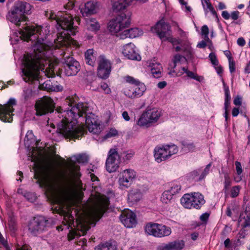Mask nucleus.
Segmentation results:
<instances>
[{"label":"nucleus","instance_id":"f257e3e1","mask_svg":"<svg viewBox=\"0 0 250 250\" xmlns=\"http://www.w3.org/2000/svg\"><path fill=\"white\" fill-rule=\"evenodd\" d=\"M65 103L69 106L67 110L62 111V108L59 107L55 112L61 119L57 124V132L65 138L80 139L86 131L83 126L78 125L77 119L85 114V122L89 131L93 134L100 133L101 128L97 117L92 113L86 114L88 108L87 104L77 103L70 97L67 98Z\"/></svg>","mask_w":250,"mask_h":250},{"label":"nucleus","instance_id":"f03ea898","mask_svg":"<svg viewBox=\"0 0 250 250\" xmlns=\"http://www.w3.org/2000/svg\"><path fill=\"white\" fill-rule=\"evenodd\" d=\"M41 30V27L27 25L20 31L22 40L35 42L33 52L24 57L25 68L22 69L23 79L26 82L32 83L34 81L38 80L39 71L45 69L44 62L46 61L47 53L50 47L41 42L39 34Z\"/></svg>","mask_w":250,"mask_h":250},{"label":"nucleus","instance_id":"7ed1b4c3","mask_svg":"<svg viewBox=\"0 0 250 250\" xmlns=\"http://www.w3.org/2000/svg\"><path fill=\"white\" fill-rule=\"evenodd\" d=\"M34 169V178L42 181L58 202L60 201L56 191L57 187L74 182L79 183L81 176L80 167L72 160L65 164L63 170H58L52 163H48L44 166L36 163Z\"/></svg>","mask_w":250,"mask_h":250},{"label":"nucleus","instance_id":"20e7f679","mask_svg":"<svg viewBox=\"0 0 250 250\" xmlns=\"http://www.w3.org/2000/svg\"><path fill=\"white\" fill-rule=\"evenodd\" d=\"M60 18L57 25L63 31L57 34L55 42L57 46L68 47L71 44H75L76 41L70 37L75 35L78 32L77 27L74 26L73 17L71 13L58 12Z\"/></svg>","mask_w":250,"mask_h":250},{"label":"nucleus","instance_id":"39448f33","mask_svg":"<svg viewBox=\"0 0 250 250\" xmlns=\"http://www.w3.org/2000/svg\"><path fill=\"white\" fill-rule=\"evenodd\" d=\"M108 206L107 200H98L84 211L86 219L89 222L98 221L103 216Z\"/></svg>","mask_w":250,"mask_h":250},{"label":"nucleus","instance_id":"423d86ee","mask_svg":"<svg viewBox=\"0 0 250 250\" xmlns=\"http://www.w3.org/2000/svg\"><path fill=\"white\" fill-rule=\"evenodd\" d=\"M71 53V51L69 53L62 51L61 53V55L62 56V62L63 64L64 72L68 76L76 75L81 69L80 63L70 55Z\"/></svg>","mask_w":250,"mask_h":250},{"label":"nucleus","instance_id":"0eeeda50","mask_svg":"<svg viewBox=\"0 0 250 250\" xmlns=\"http://www.w3.org/2000/svg\"><path fill=\"white\" fill-rule=\"evenodd\" d=\"M49 224V220L45 217L37 216L29 222L28 230L32 235L37 236L46 231Z\"/></svg>","mask_w":250,"mask_h":250},{"label":"nucleus","instance_id":"6e6552de","mask_svg":"<svg viewBox=\"0 0 250 250\" xmlns=\"http://www.w3.org/2000/svg\"><path fill=\"white\" fill-rule=\"evenodd\" d=\"M182 205L187 208H192L198 209L205 203L203 196L197 192L191 194H186L181 199Z\"/></svg>","mask_w":250,"mask_h":250},{"label":"nucleus","instance_id":"1a4fd4ad","mask_svg":"<svg viewBox=\"0 0 250 250\" xmlns=\"http://www.w3.org/2000/svg\"><path fill=\"white\" fill-rule=\"evenodd\" d=\"M161 116V111L159 109L148 107L138 120L137 124L140 126H149L150 124L157 122Z\"/></svg>","mask_w":250,"mask_h":250},{"label":"nucleus","instance_id":"9d476101","mask_svg":"<svg viewBox=\"0 0 250 250\" xmlns=\"http://www.w3.org/2000/svg\"><path fill=\"white\" fill-rule=\"evenodd\" d=\"M35 108L37 115H46L54 111L55 103L50 97L45 96L36 102Z\"/></svg>","mask_w":250,"mask_h":250},{"label":"nucleus","instance_id":"9b49d317","mask_svg":"<svg viewBox=\"0 0 250 250\" xmlns=\"http://www.w3.org/2000/svg\"><path fill=\"white\" fill-rule=\"evenodd\" d=\"M145 231L148 234L157 237L167 236L171 233L170 228L162 224L152 223L146 225Z\"/></svg>","mask_w":250,"mask_h":250},{"label":"nucleus","instance_id":"f8f14e48","mask_svg":"<svg viewBox=\"0 0 250 250\" xmlns=\"http://www.w3.org/2000/svg\"><path fill=\"white\" fill-rule=\"evenodd\" d=\"M16 104V101L14 98H10L7 104L4 105H0V119L5 122H11L13 120L12 112L14 111L13 106Z\"/></svg>","mask_w":250,"mask_h":250},{"label":"nucleus","instance_id":"ddd939ff","mask_svg":"<svg viewBox=\"0 0 250 250\" xmlns=\"http://www.w3.org/2000/svg\"><path fill=\"white\" fill-rule=\"evenodd\" d=\"M120 157L116 149H111L106 161V168L110 173L116 171L119 167Z\"/></svg>","mask_w":250,"mask_h":250},{"label":"nucleus","instance_id":"4468645a","mask_svg":"<svg viewBox=\"0 0 250 250\" xmlns=\"http://www.w3.org/2000/svg\"><path fill=\"white\" fill-rule=\"evenodd\" d=\"M136 177V172L132 169H127L120 172L119 175V184L122 188H129Z\"/></svg>","mask_w":250,"mask_h":250},{"label":"nucleus","instance_id":"2eb2a0df","mask_svg":"<svg viewBox=\"0 0 250 250\" xmlns=\"http://www.w3.org/2000/svg\"><path fill=\"white\" fill-rule=\"evenodd\" d=\"M97 75L102 79H106L111 72V63L103 55H100L98 60Z\"/></svg>","mask_w":250,"mask_h":250},{"label":"nucleus","instance_id":"dca6fc26","mask_svg":"<svg viewBox=\"0 0 250 250\" xmlns=\"http://www.w3.org/2000/svg\"><path fill=\"white\" fill-rule=\"evenodd\" d=\"M170 28L169 24L161 21L154 27H152L151 30L157 33L162 41H166L167 39L171 35Z\"/></svg>","mask_w":250,"mask_h":250},{"label":"nucleus","instance_id":"f3484780","mask_svg":"<svg viewBox=\"0 0 250 250\" xmlns=\"http://www.w3.org/2000/svg\"><path fill=\"white\" fill-rule=\"evenodd\" d=\"M120 220L125 226L128 228L135 227L137 224L136 215L129 210H125L122 213Z\"/></svg>","mask_w":250,"mask_h":250},{"label":"nucleus","instance_id":"a211bd4d","mask_svg":"<svg viewBox=\"0 0 250 250\" xmlns=\"http://www.w3.org/2000/svg\"><path fill=\"white\" fill-rule=\"evenodd\" d=\"M124 56L128 59L140 61L141 57L136 52L135 46L134 44L130 43L124 46L122 52Z\"/></svg>","mask_w":250,"mask_h":250},{"label":"nucleus","instance_id":"6ab92c4d","mask_svg":"<svg viewBox=\"0 0 250 250\" xmlns=\"http://www.w3.org/2000/svg\"><path fill=\"white\" fill-rule=\"evenodd\" d=\"M31 9V5L25 1H17L15 3L12 10L22 16H25L24 14H28Z\"/></svg>","mask_w":250,"mask_h":250},{"label":"nucleus","instance_id":"aec40b11","mask_svg":"<svg viewBox=\"0 0 250 250\" xmlns=\"http://www.w3.org/2000/svg\"><path fill=\"white\" fill-rule=\"evenodd\" d=\"M7 19L17 26H20L21 22L26 21L28 18L26 16H22L11 10L7 15Z\"/></svg>","mask_w":250,"mask_h":250},{"label":"nucleus","instance_id":"412c9836","mask_svg":"<svg viewBox=\"0 0 250 250\" xmlns=\"http://www.w3.org/2000/svg\"><path fill=\"white\" fill-rule=\"evenodd\" d=\"M134 0H112V7L114 12L125 10L130 5Z\"/></svg>","mask_w":250,"mask_h":250},{"label":"nucleus","instance_id":"4be33fe9","mask_svg":"<svg viewBox=\"0 0 250 250\" xmlns=\"http://www.w3.org/2000/svg\"><path fill=\"white\" fill-rule=\"evenodd\" d=\"M165 146L162 147H156L154 149V157L158 163H161L169 158Z\"/></svg>","mask_w":250,"mask_h":250},{"label":"nucleus","instance_id":"5701e85b","mask_svg":"<svg viewBox=\"0 0 250 250\" xmlns=\"http://www.w3.org/2000/svg\"><path fill=\"white\" fill-rule=\"evenodd\" d=\"M184 246V242L183 240H177L165 245L162 250H181Z\"/></svg>","mask_w":250,"mask_h":250},{"label":"nucleus","instance_id":"b1692460","mask_svg":"<svg viewBox=\"0 0 250 250\" xmlns=\"http://www.w3.org/2000/svg\"><path fill=\"white\" fill-rule=\"evenodd\" d=\"M142 194L138 188H134L129 191L128 194V200L132 204L138 202L142 198Z\"/></svg>","mask_w":250,"mask_h":250},{"label":"nucleus","instance_id":"393cba45","mask_svg":"<svg viewBox=\"0 0 250 250\" xmlns=\"http://www.w3.org/2000/svg\"><path fill=\"white\" fill-rule=\"evenodd\" d=\"M117 21L121 24V27L123 30L125 28L127 27L130 23V15H126L125 13H121L116 17Z\"/></svg>","mask_w":250,"mask_h":250},{"label":"nucleus","instance_id":"a878e982","mask_svg":"<svg viewBox=\"0 0 250 250\" xmlns=\"http://www.w3.org/2000/svg\"><path fill=\"white\" fill-rule=\"evenodd\" d=\"M40 87L48 91H59L62 90V86L60 85L53 84L50 81H46L40 86Z\"/></svg>","mask_w":250,"mask_h":250},{"label":"nucleus","instance_id":"bb28decb","mask_svg":"<svg viewBox=\"0 0 250 250\" xmlns=\"http://www.w3.org/2000/svg\"><path fill=\"white\" fill-rule=\"evenodd\" d=\"M81 12L83 16H87L88 15L96 13V9L95 4L91 1L87 2L85 4L84 8L81 9Z\"/></svg>","mask_w":250,"mask_h":250},{"label":"nucleus","instance_id":"cd10ccee","mask_svg":"<svg viewBox=\"0 0 250 250\" xmlns=\"http://www.w3.org/2000/svg\"><path fill=\"white\" fill-rule=\"evenodd\" d=\"M149 66L151 67V72L154 78H159L161 77V73L163 71V67L159 63H150Z\"/></svg>","mask_w":250,"mask_h":250},{"label":"nucleus","instance_id":"c85d7f7f","mask_svg":"<svg viewBox=\"0 0 250 250\" xmlns=\"http://www.w3.org/2000/svg\"><path fill=\"white\" fill-rule=\"evenodd\" d=\"M85 62L93 66L96 61V54L93 49L87 50L84 54Z\"/></svg>","mask_w":250,"mask_h":250},{"label":"nucleus","instance_id":"c756f323","mask_svg":"<svg viewBox=\"0 0 250 250\" xmlns=\"http://www.w3.org/2000/svg\"><path fill=\"white\" fill-rule=\"evenodd\" d=\"M116 17L111 20L108 24V28L112 33H118L122 30L121 24L117 21Z\"/></svg>","mask_w":250,"mask_h":250},{"label":"nucleus","instance_id":"7c9ffc66","mask_svg":"<svg viewBox=\"0 0 250 250\" xmlns=\"http://www.w3.org/2000/svg\"><path fill=\"white\" fill-rule=\"evenodd\" d=\"M131 89L132 94L134 95V96L140 97L146 90V86L144 83L139 82L137 84L134 85L132 87H131Z\"/></svg>","mask_w":250,"mask_h":250},{"label":"nucleus","instance_id":"2f4dec72","mask_svg":"<svg viewBox=\"0 0 250 250\" xmlns=\"http://www.w3.org/2000/svg\"><path fill=\"white\" fill-rule=\"evenodd\" d=\"M86 23L87 28L91 31H97L100 29V24L94 18L86 19Z\"/></svg>","mask_w":250,"mask_h":250},{"label":"nucleus","instance_id":"473e14b6","mask_svg":"<svg viewBox=\"0 0 250 250\" xmlns=\"http://www.w3.org/2000/svg\"><path fill=\"white\" fill-rule=\"evenodd\" d=\"M247 214L246 217L243 216V213H241L239 219V222H242V227L243 228L250 226V212L247 213V212H245Z\"/></svg>","mask_w":250,"mask_h":250},{"label":"nucleus","instance_id":"72a5a7b5","mask_svg":"<svg viewBox=\"0 0 250 250\" xmlns=\"http://www.w3.org/2000/svg\"><path fill=\"white\" fill-rule=\"evenodd\" d=\"M73 158L79 163H87L88 160L87 155L85 154H80L77 155H74L73 156Z\"/></svg>","mask_w":250,"mask_h":250},{"label":"nucleus","instance_id":"f704fd0d","mask_svg":"<svg viewBox=\"0 0 250 250\" xmlns=\"http://www.w3.org/2000/svg\"><path fill=\"white\" fill-rule=\"evenodd\" d=\"M80 227H81V228H78V229H80L79 230L78 232H77L76 231L74 232V233H73L74 237H74L75 236H77V235L81 236V235H85L86 234L87 231L89 229L88 227H87L86 226H85L84 224H81Z\"/></svg>","mask_w":250,"mask_h":250},{"label":"nucleus","instance_id":"c9c22d12","mask_svg":"<svg viewBox=\"0 0 250 250\" xmlns=\"http://www.w3.org/2000/svg\"><path fill=\"white\" fill-rule=\"evenodd\" d=\"M167 148V153L168 154L169 158L173 154H176L178 152V148L174 145L165 146Z\"/></svg>","mask_w":250,"mask_h":250},{"label":"nucleus","instance_id":"e433bc0d","mask_svg":"<svg viewBox=\"0 0 250 250\" xmlns=\"http://www.w3.org/2000/svg\"><path fill=\"white\" fill-rule=\"evenodd\" d=\"M101 250H117L115 244L111 242H106L101 245Z\"/></svg>","mask_w":250,"mask_h":250},{"label":"nucleus","instance_id":"4c0bfd02","mask_svg":"<svg viewBox=\"0 0 250 250\" xmlns=\"http://www.w3.org/2000/svg\"><path fill=\"white\" fill-rule=\"evenodd\" d=\"M183 147L182 149L184 152H187L188 151H193L195 149V146L193 143H188L187 142H183L182 143Z\"/></svg>","mask_w":250,"mask_h":250},{"label":"nucleus","instance_id":"58836bf2","mask_svg":"<svg viewBox=\"0 0 250 250\" xmlns=\"http://www.w3.org/2000/svg\"><path fill=\"white\" fill-rule=\"evenodd\" d=\"M172 195L167 190H166L162 194L161 201L164 203L167 204L172 199Z\"/></svg>","mask_w":250,"mask_h":250},{"label":"nucleus","instance_id":"ea45409f","mask_svg":"<svg viewBox=\"0 0 250 250\" xmlns=\"http://www.w3.org/2000/svg\"><path fill=\"white\" fill-rule=\"evenodd\" d=\"M224 191L225 192H227L229 187L231 185V181L229 175L228 173H224Z\"/></svg>","mask_w":250,"mask_h":250},{"label":"nucleus","instance_id":"a19ab883","mask_svg":"<svg viewBox=\"0 0 250 250\" xmlns=\"http://www.w3.org/2000/svg\"><path fill=\"white\" fill-rule=\"evenodd\" d=\"M135 152L134 151L132 150H128L125 151H124L122 154V156L123 157L124 161H128L130 160V159L134 156Z\"/></svg>","mask_w":250,"mask_h":250},{"label":"nucleus","instance_id":"79ce46f5","mask_svg":"<svg viewBox=\"0 0 250 250\" xmlns=\"http://www.w3.org/2000/svg\"><path fill=\"white\" fill-rule=\"evenodd\" d=\"M186 74L188 77L194 79L198 82H201L204 79L203 77L198 76L192 71H187L186 72Z\"/></svg>","mask_w":250,"mask_h":250},{"label":"nucleus","instance_id":"37998d69","mask_svg":"<svg viewBox=\"0 0 250 250\" xmlns=\"http://www.w3.org/2000/svg\"><path fill=\"white\" fill-rule=\"evenodd\" d=\"M181 187L179 185L175 184L171 186L167 191L172 195L178 193L180 190Z\"/></svg>","mask_w":250,"mask_h":250},{"label":"nucleus","instance_id":"c03bdc74","mask_svg":"<svg viewBox=\"0 0 250 250\" xmlns=\"http://www.w3.org/2000/svg\"><path fill=\"white\" fill-rule=\"evenodd\" d=\"M46 17L51 20H54L55 22L57 24L60 18L58 16V12L57 14L52 12V11L48 12L46 14Z\"/></svg>","mask_w":250,"mask_h":250},{"label":"nucleus","instance_id":"a18cd8bd","mask_svg":"<svg viewBox=\"0 0 250 250\" xmlns=\"http://www.w3.org/2000/svg\"><path fill=\"white\" fill-rule=\"evenodd\" d=\"M201 33L202 35L204 36L205 40H207V41H210L208 36L209 30L207 25H205L202 26L201 29Z\"/></svg>","mask_w":250,"mask_h":250},{"label":"nucleus","instance_id":"49530a36","mask_svg":"<svg viewBox=\"0 0 250 250\" xmlns=\"http://www.w3.org/2000/svg\"><path fill=\"white\" fill-rule=\"evenodd\" d=\"M129 33V38H134L139 36V30L138 28H130L128 29Z\"/></svg>","mask_w":250,"mask_h":250},{"label":"nucleus","instance_id":"de8ad7c7","mask_svg":"<svg viewBox=\"0 0 250 250\" xmlns=\"http://www.w3.org/2000/svg\"><path fill=\"white\" fill-rule=\"evenodd\" d=\"M183 59L184 60H185V61H186V59L185 57H184L183 56L180 55H179V54H177V55H175L174 57V59L173 60V66H172V67L173 68H174L176 66V63L178 62H179L181 60V59Z\"/></svg>","mask_w":250,"mask_h":250},{"label":"nucleus","instance_id":"09e8293b","mask_svg":"<svg viewBox=\"0 0 250 250\" xmlns=\"http://www.w3.org/2000/svg\"><path fill=\"white\" fill-rule=\"evenodd\" d=\"M167 41H168L170 42H171L173 46L176 44H181L182 40L180 39H177L176 38H173L170 35L167 39Z\"/></svg>","mask_w":250,"mask_h":250},{"label":"nucleus","instance_id":"8fccbe9b","mask_svg":"<svg viewBox=\"0 0 250 250\" xmlns=\"http://www.w3.org/2000/svg\"><path fill=\"white\" fill-rule=\"evenodd\" d=\"M209 58L212 65H213L214 66L218 65V61L214 53H210L209 55Z\"/></svg>","mask_w":250,"mask_h":250},{"label":"nucleus","instance_id":"3c124183","mask_svg":"<svg viewBox=\"0 0 250 250\" xmlns=\"http://www.w3.org/2000/svg\"><path fill=\"white\" fill-rule=\"evenodd\" d=\"M223 83L224 85V90H225V101H229L230 100V96L229 94V88L228 86H227L226 85L224 82H223Z\"/></svg>","mask_w":250,"mask_h":250},{"label":"nucleus","instance_id":"603ef678","mask_svg":"<svg viewBox=\"0 0 250 250\" xmlns=\"http://www.w3.org/2000/svg\"><path fill=\"white\" fill-rule=\"evenodd\" d=\"M129 32L128 31V30L126 29L123 31V32H119L117 34V36L120 37L121 39H125L126 38H129Z\"/></svg>","mask_w":250,"mask_h":250},{"label":"nucleus","instance_id":"864d4df0","mask_svg":"<svg viewBox=\"0 0 250 250\" xmlns=\"http://www.w3.org/2000/svg\"><path fill=\"white\" fill-rule=\"evenodd\" d=\"M202 5L205 11L206 14H207L208 12L207 10L208 9L210 10L211 8H213L211 4L208 2L207 0H204V1H202Z\"/></svg>","mask_w":250,"mask_h":250},{"label":"nucleus","instance_id":"5fc2aeb1","mask_svg":"<svg viewBox=\"0 0 250 250\" xmlns=\"http://www.w3.org/2000/svg\"><path fill=\"white\" fill-rule=\"evenodd\" d=\"M32 95V91L30 88H27L23 91V96L25 100L29 99Z\"/></svg>","mask_w":250,"mask_h":250},{"label":"nucleus","instance_id":"6e6d98bb","mask_svg":"<svg viewBox=\"0 0 250 250\" xmlns=\"http://www.w3.org/2000/svg\"><path fill=\"white\" fill-rule=\"evenodd\" d=\"M48 69H49V73H51L50 75L48 74H47L49 77L55 75V72H57V71L55 70V67L53 65L52 66L51 64H48V67L45 68V70H47Z\"/></svg>","mask_w":250,"mask_h":250},{"label":"nucleus","instance_id":"4d7b16f0","mask_svg":"<svg viewBox=\"0 0 250 250\" xmlns=\"http://www.w3.org/2000/svg\"><path fill=\"white\" fill-rule=\"evenodd\" d=\"M69 1L65 5H64V8L66 9L69 10L70 12L72 14V8L73 7L74 5V0H68Z\"/></svg>","mask_w":250,"mask_h":250},{"label":"nucleus","instance_id":"13d9d810","mask_svg":"<svg viewBox=\"0 0 250 250\" xmlns=\"http://www.w3.org/2000/svg\"><path fill=\"white\" fill-rule=\"evenodd\" d=\"M235 165L236 166V169L237 174L238 175H241L243 172V169H242L241 163L238 161H236L235 163Z\"/></svg>","mask_w":250,"mask_h":250},{"label":"nucleus","instance_id":"bf43d9fd","mask_svg":"<svg viewBox=\"0 0 250 250\" xmlns=\"http://www.w3.org/2000/svg\"><path fill=\"white\" fill-rule=\"evenodd\" d=\"M239 192V188L237 186H235L232 188L231 189V195L232 197H235L237 196Z\"/></svg>","mask_w":250,"mask_h":250},{"label":"nucleus","instance_id":"052dcab7","mask_svg":"<svg viewBox=\"0 0 250 250\" xmlns=\"http://www.w3.org/2000/svg\"><path fill=\"white\" fill-rule=\"evenodd\" d=\"M229 62V71L231 73H232L235 71V63L233 60Z\"/></svg>","mask_w":250,"mask_h":250},{"label":"nucleus","instance_id":"680f3d73","mask_svg":"<svg viewBox=\"0 0 250 250\" xmlns=\"http://www.w3.org/2000/svg\"><path fill=\"white\" fill-rule=\"evenodd\" d=\"M125 80L127 82H128L130 83H131V84H133L134 85L137 84V83L139 82V81L136 80L133 77H130V76L126 77Z\"/></svg>","mask_w":250,"mask_h":250},{"label":"nucleus","instance_id":"e2e57ef3","mask_svg":"<svg viewBox=\"0 0 250 250\" xmlns=\"http://www.w3.org/2000/svg\"><path fill=\"white\" fill-rule=\"evenodd\" d=\"M8 225L9 227V229L11 230L15 231L16 228L15 227V221L13 219H11L9 221Z\"/></svg>","mask_w":250,"mask_h":250},{"label":"nucleus","instance_id":"0e129e2a","mask_svg":"<svg viewBox=\"0 0 250 250\" xmlns=\"http://www.w3.org/2000/svg\"><path fill=\"white\" fill-rule=\"evenodd\" d=\"M184 52L185 53V55L188 57H191L192 56V52L191 50V48L189 46H187L185 48H184L183 49Z\"/></svg>","mask_w":250,"mask_h":250},{"label":"nucleus","instance_id":"69168bd1","mask_svg":"<svg viewBox=\"0 0 250 250\" xmlns=\"http://www.w3.org/2000/svg\"><path fill=\"white\" fill-rule=\"evenodd\" d=\"M210 166H211V164H209L206 166L203 172L200 176V178H203L204 177H205L208 174V171L209 170Z\"/></svg>","mask_w":250,"mask_h":250},{"label":"nucleus","instance_id":"338daca9","mask_svg":"<svg viewBox=\"0 0 250 250\" xmlns=\"http://www.w3.org/2000/svg\"><path fill=\"white\" fill-rule=\"evenodd\" d=\"M239 14L240 13L238 11H233L231 13L230 17L234 21L237 20L239 18Z\"/></svg>","mask_w":250,"mask_h":250},{"label":"nucleus","instance_id":"774afa93","mask_svg":"<svg viewBox=\"0 0 250 250\" xmlns=\"http://www.w3.org/2000/svg\"><path fill=\"white\" fill-rule=\"evenodd\" d=\"M17 250H31V247L26 244H24L21 247L20 245H18L16 248Z\"/></svg>","mask_w":250,"mask_h":250}]
</instances>
